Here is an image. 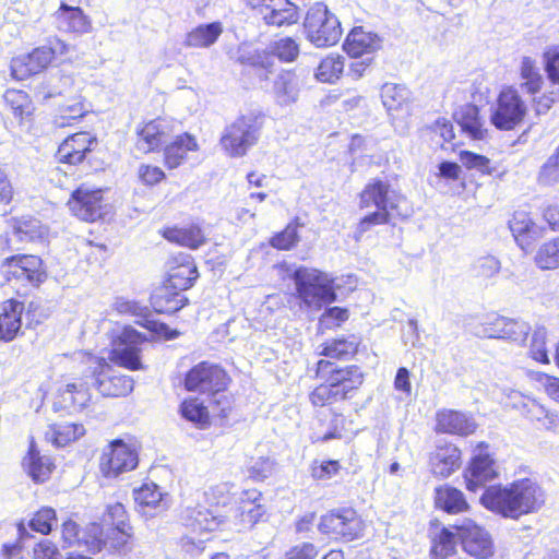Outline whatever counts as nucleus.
Wrapping results in <instances>:
<instances>
[{
  "label": "nucleus",
  "mask_w": 559,
  "mask_h": 559,
  "mask_svg": "<svg viewBox=\"0 0 559 559\" xmlns=\"http://www.w3.org/2000/svg\"><path fill=\"white\" fill-rule=\"evenodd\" d=\"M319 530L334 538L353 540L361 531V522L352 509L331 512L321 518Z\"/></svg>",
  "instance_id": "17"
},
{
  "label": "nucleus",
  "mask_w": 559,
  "mask_h": 559,
  "mask_svg": "<svg viewBox=\"0 0 559 559\" xmlns=\"http://www.w3.org/2000/svg\"><path fill=\"white\" fill-rule=\"evenodd\" d=\"M47 228L39 219L34 217H22L15 222L11 233L0 236V250H20V242H34L41 240L47 235Z\"/></svg>",
  "instance_id": "18"
},
{
  "label": "nucleus",
  "mask_w": 559,
  "mask_h": 559,
  "mask_svg": "<svg viewBox=\"0 0 559 559\" xmlns=\"http://www.w3.org/2000/svg\"><path fill=\"white\" fill-rule=\"evenodd\" d=\"M144 337L131 326H123L112 337L108 358L127 369L140 370L143 368L140 358V345Z\"/></svg>",
  "instance_id": "10"
},
{
  "label": "nucleus",
  "mask_w": 559,
  "mask_h": 559,
  "mask_svg": "<svg viewBox=\"0 0 559 559\" xmlns=\"http://www.w3.org/2000/svg\"><path fill=\"white\" fill-rule=\"evenodd\" d=\"M298 241V224L290 223L270 239V245L277 250H290Z\"/></svg>",
  "instance_id": "52"
},
{
  "label": "nucleus",
  "mask_w": 559,
  "mask_h": 559,
  "mask_svg": "<svg viewBox=\"0 0 559 559\" xmlns=\"http://www.w3.org/2000/svg\"><path fill=\"white\" fill-rule=\"evenodd\" d=\"M228 377L225 370L216 364L201 361L186 374L185 388L189 392L210 394L226 390Z\"/></svg>",
  "instance_id": "11"
},
{
  "label": "nucleus",
  "mask_w": 559,
  "mask_h": 559,
  "mask_svg": "<svg viewBox=\"0 0 559 559\" xmlns=\"http://www.w3.org/2000/svg\"><path fill=\"white\" fill-rule=\"evenodd\" d=\"M86 112V109L81 103H74L72 105L62 107L60 115L55 118V124L59 128L70 126L72 121L82 118Z\"/></svg>",
  "instance_id": "59"
},
{
  "label": "nucleus",
  "mask_w": 559,
  "mask_h": 559,
  "mask_svg": "<svg viewBox=\"0 0 559 559\" xmlns=\"http://www.w3.org/2000/svg\"><path fill=\"white\" fill-rule=\"evenodd\" d=\"M181 415L185 419L195 424L199 428H203L209 423V413L205 406L195 400L182 402L180 406Z\"/></svg>",
  "instance_id": "49"
},
{
  "label": "nucleus",
  "mask_w": 559,
  "mask_h": 559,
  "mask_svg": "<svg viewBox=\"0 0 559 559\" xmlns=\"http://www.w3.org/2000/svg\"><path fill=\"white\" fill-rule=\"evenodd\" d=\"M460 464L461 451L453 444L438 448L430 456L431 472L439 477H449Z\"/></svg>",
  "instance_id": "32"
},
{
  "label": "nucleus",
  "mask_w": 559,
  "mask_h": 559,
  "mask_svg": "<svg viewBox=\"0 0 559 559\" xmlns=\"http://www.w3.org/2000/svg\"><path fill=\"white\" fill-rule=\"evenodd\" d=\"M68 46L59 38H50L32 52L13 58L11 72L16 80H25L44 71L57 56L66 53Z\"/></svg>",
  "instance_id": "8"
},
{
  "label": "nucleus",
  "mask_w": 559,
  "mask_h": 559,
  "mask_svg": "<svg viewBox=\"0 0 559 559\" xmlns=\"http://www.w3.org/2000/svg\"><path fill=\"white\" fill-rule=\"evenodd\" d=\"M359 343V338L354 335L348 338H335L323 346L321 355L329 358L347 360L357 353Z\"/></svg>",
  "instance_id": "40"
},
{
  "label": "nucleus",
  "mask_w": 559,
  "mask_h": 559,
  "mask_svg": "<svg viewBox=\"0 0 559 559\" xmlns=\"http://www.w3.org/2000/svg\"><path fill=\"white\" fill-rule=\"evenodd\" d=\"M508 318L497 314H490L484 322L483 335L488 338H502L504 337V330Z\"/></svg>",
  "instance_id": "60"
},
{
  "label": "nucleus",
  "mask_w": 559,
  "mask_h": 559,
  "mask_svg": "<svg viewBox=\"0 0 559 559\" xmlns=\"http://www.w3.org/2000/svg\"><path fill=\"white\" fill-rule=\"evenodd\" d=\"M85 429L81 424L64 423L51 427L46 432V438L56 447H66L72 441L84 436Z\"/></svg>",
  "instance_id": "41"
},
{
  "label": "nucleus",
  "mask_w": 559,
  "mask_h": 559,
  "mask_svg": "<svg viewBox=\"0 0 559 559\" xmlns=\"http://www.w3.org/2000/svg\"><path fill=\"white\" fill-rule=\"evenodd\" d=\"M68 206L80 219L95 222L103 216V192L81 186L72 192Z\"/></svg>",
  "instance_id": "19"
},
{
  "label": "nucleus",
  "mask_w": 559,
  "mask_h": 559,
  "mask_svg": "<svg viewBox=\"0 0 559 559\" xmlns=\"http://www.w3.org/2000/svg\"><path fill=\"white\" fill-rule=\"evenodd\" d=\"M274 461L269 456L251 457L246 466L250 479L261 481L273 474Z\"/></svg>",
  "instance_id": "48"
},
{
  "label": "nucleus",
  "mask_w": 559,
  "mask_h": 559,
  "mask_svg": "<svg viewBox=\"0 0 559 559\" xmlns=\"http://www.w3.org/2000/svg\"><path fill=\"white\" fill-rule=\"evenodd\" d=\"M545 72L554 84H559V45L549 47L543 55Z\"/></svg>",
  "instance_id": "56"
},
{
  "label": "nucleus",
  "mask_w": 559,
  "mask_h": 559,
  "mask_svg": "<svg viewBox=\"0 0 559 559\" xmlns=\"http://www.w3.org/2000/svg\"><path fill=\"white\" fill-rule=\"evenodd\" d=\"M86 366L80 379L61 384L53 399L55 411L76 412L88 406L92 400L91 388H96L103 396H126L133 391L131 377L116 374L105 357L87 354Z\"/></svg>",
  "instance_id": "1"
},
{
  "label": "nucleus",
  "mask_w": 559,
  "mask_h": 559,
  "mask_svg": "<svg viewBox=\"0 0 559 559\" xmlns=\"http://www.w3.org/2000/svg\"><path fill=\"white\" fill-rule=\"evenodd\" d=\"M340 467L338 461L334 460L323 461L319 464L314 462L311 466V476L318 480L330 479L337 474Z\"/></svg>",
  "instance_id": "62"
},
{
  "label": "nucleus",
  "mask_w": 559,
  "mask_h": 559,
  "mask_svg": "<svg viewBox=\"0 0 559 559\" xmlns=\"http://www.w3.org/2000/svg\"><path fill=\"white\" fill-rule=\"evenodd\" d=\"M411 93L405 85L385 83L381 87V98L388 111L400 110L407 104Z\"/></svg>",
  "instance_id": "42"
},
{
  "label": "nucleus",
  "mask_w": 559,
  "mask_h": 559,
  "mask_svg": "<svg viewBox=\"0 0 559 559\" xmlns=\"http://www.w3.org/2000/svg\"><path fill=\"white\" fill-rule=\"evenodd\" d=\"M163 236L170 242H175L193 250L200 248L206 241L204 233L198 225L169 227L163 231Z\"/></svg>",
  "instance_id": "36"
},
{
  "label": "nucleus",
  "mask_w": 559,
  "mask_h": 559,
  "mask_svg": "<svg viewBox=\"0 0 559 559\" xmlns=\"http://www.w3.org/2000/svg\"><path fill=\"white\" fill-rule=\"evenodd\" d=\"M97 141L87 132H79L68 136L57 151V158L61 163L78 165L82 163Z\"/></svg>",
  "instance_id": "22"
},
{
  "label": "nucleus",
  "mask_w": 559,
  "mask_h": 559,
  "mask_svg": "<svg viewBox=\"0 0 559 559\" xmlns=\"http://www.w3.org/2000/svg\"><path fill=\"white\" fill-rule=\"evenodd\" d=\"M296 292L302 305L320 310L336 299L334 278L317 269L300 266L293 273Z\"/></svg>",
  "instance_id": "5"
},
{
  "label": "nucleus",
  "mask_w": 559,
  "mask_h": 559,
  "mask_svg": "<svg viewBox=\"0 0 559 559\" xmlns=\"http://www.w3.org/2000/svg\"><path fill=\"white\" fill-rule=\"evenodd\" d=\"M197 150L198 143L192 135L188 133L180 134L173 142L166 144L164 153L165 164L170 169L177 168L181 165L188 152Z\"/></svg>",
  "instance_id": "35"
},
{
  "label": "nucleus",
  "mask_w": 559,
  "mask_h": 559,
  "mask_svg": "<svg viewBox=\"0 0 559 559\" xmlns=\"http://www.w3.org/2000/svg\"><path fill=\"white\" fill-rule=\"evenodd\" d=\"M456 531H450L449 528H443L438 537L433 542V546L431 548V556L433 559H447L452 556L455 551L456 546Z\"/></svg>",
  "instance_id": "46"
},
{
  "label": "nucleus",
  "mask_w": 559,
  "mask_h": 559,
  "mask_svg": "<svg viewBox=\"0 0 559 559\" xmlns=\"http://www.w3.org/2000/svg\"><path fill=\"white\" fill-rule=\"evenodd\" d=\"M302 25L306 38L317 48L334 46L342 36L341 22L322 2L308 9Z\"/></svg>",
  "instance_id": "7"
},
{
  "label": "nucleus",
  "mask_w": 559,
  "mask_h": 559,
  "mask_svg": "<svg viewBox=\"0 0 559 559\" xmlns=\"http://www.w3.org/2000/svg\"><path fill=\"white\" fill-rule=\"evenodd\" d=\"M188 302L182 292L165 284L155 289L151 297V305L156 312L174 313Z\"/></svg>",
  "instance_id": "33"
},
{
  "label": "nucleus",
  "mask_w": 559,
  "mask_h": 559,
  "mask_svg": "<svg viewBox=\"0 0 559 559\" xmlns=\"http://www.w3.org/2000/svg\"><path fill=\"white\" fill-rule=\"evenodd\" d=\"M114 309L120 314L133 317H144L147 308L135 300H129L123 297H117L112 304Z\"/></svg>",
  "instance_id": "61"
},
{
  "label": "nucleus",
  "mask_w": 559,
  "mask_h": 559,
  "mask_svg": "<svg viewBox=\"0 0 559 559\" xmlns=\"http://www.w3.org/2000/svg\"><path fill=\"white\" fill-rule=\"evenodd\" d=\"M317 374L326 379L309 394V400L316 407L352 399L364 382L359 367L353 365L334 368L333 362L324 359L318 361Z\"/></svg>",
  "instance_id": "3"
},
{
  "label": "nucleus",
  "mask_w": 559,
  "mask_h": 559,
  "mask_svg": "<svg viewBox=\"0 0 559 559\" xmlns=\"http://www.w3.org/2000/svg\"><path fill=\"white\" fill-rule=\"evenodd\" d=\"M498 465L489 451V445L479 442L473 452L471 463L464 474L466 488L477 491L485 483L498 477Z\"/></svg>",
  "instance_id": "14"
},
{
  "label": "nucleus",
  "mask_w": 559,
  "mask_h": 559,
  "mask_svg": "<svg viewBox=\"0 0 559 559\" xmlns=\"http://www.w3.org/2000/svg\"><path fill=\"white\" fill-rule=\"evenodd\" d=\"M454 119L461 127L462 131L475 140L484 138L485 130L483 121L479 117L478 107L473 104L461 106L454 114Z\"/></svg>",
  "instance_id": "37"
},
{
  "label": "nucleus",
  "mask_w": 559,
  "mask_h": 559,
  "mask_svg": "<svg viewBox=\"0 0 559 559\" xmlns=\"http://www.w3.org/2000/svg\"><path fill=\"white\" fill-rule=\"evenodd\" d=\"M57 28L64 33L83 34L91 29V21L81 8L61 3L53 15Z\"/></svg>",
  "instance_id": "27"
},
{
  "label": "nucleus",
  "mask_w": 559,
  "mask_h": 559,
  "mask_svg": "<svg viewBox=\"0 0 559 559\" xmlns=\"http://www.w3.org/2000/svg\"><path fill=\"white\" fill-rule=\"evenodd\" d=\"M480 502L486 509L503 518L518 520L539 510L545 503V493L534 480L524 478L508 486L487 487Z\"/></svg>",
  "instance_id": "2"
},
{
  "label": "nucleus",
  "mask_w": 559,
  "mask_h": 559,
  "mask_svg": "<svg viewBox=\"0 0 559 559\" xmlns=\"http://www.w3.org/2000/svg\"><path fill=\"white\" fill-rule=\"evenodd\" d=\"M436 421V430L449 435L468 436L474 433L477 428L472 416L453 409L439 411Z\"/></svg>",
  "instance_id": "24"
},
{
  "label": "nucleus",
  "mask_w": 559,
  "mask_h": 559,
  "mask_svg": "<svg viewBox=\"0 0 559 559\" xmlns=\"http://www.w3.org/2000/svg\"><path fill=\"white\" fill-rule=\"evenodd\" d=\"M185 525L193 532H212L217 528H227V515L218 507L207 509L204 507L187 508L182 513Z\"/></svg>",
  "instance_id": "20"
},
{
  "label": "nucleus",
  "mask_w": 559,
  "mask_h": 559,
  "mask_svg": "<svg viewBox=\"0 0 559 559\" xmlns=\"http://www.w3.org/2000/svg\"><path fill=\"white\" fill-rule=\"evenodd\" d=\"M3 97L13 116L20 121H23L24 118L32 114V100L25 92L8 90Z\"/></svg>",
  "instance_id": "43"
},
{
  "label": "nucleus",
  "mask_w": 559,
  "mask_h": 559,
  "mask_svg": "<svg viewBox=\"0 0 559 559\" xmlns=\"http://www.w3.org/2000/svg\"><path fill=\"white\" fill-rule=\"evenodd\" d=\"M501 269L500 261L493 255L478 258L474 263V273L477 277L491 278L496 276Z\"/></svg>",
  "instance_id": "54"
},
{
  "label": "nucleus",
  "mask_w": 559,
  "mask_h": 559,
  "mask_svg": "<svg viewBox=\"0 0 559 559\" xmlns=\"http://www.w3.org/2000/svg\"><path fill=\"white\" fill-rule=\"evenodd\" d=\"M198 276L199 273L197 266L192 261L187 260L181 264L171 267L166 284L183 292L193 285Z\"/></svg>",
  "instance_id": "39"
},
{
  "label": "nucleus",
  "mask_w": 559,
  "mask_h": 559,
  "mask_svg": "<svg viewBox=\"0 0 559 559\" xmlns=\"http://www.w3.org/2000/svg\"><path fill=\"white\" fill-rule=\"evenodd\" d=\"M133 498L139 512L144 515L154 514L167 509V495H164L154 483H144L140 488L133 490Z\"/></svg>",
  "instance_id": "26"
},
{
  "label": "nucleus",
  "mask_w": 559,
  "mask_h": 559,
  "mask_svg": "<svg viewBox=\"0 0 559 559\" xmlns=\"http://www.w3.org/2000/svg\"><path fill=\"white\" fill-rule=\"evenodd\" d=\"M136 465L138 454L121 440L112 441L100 457V471L106 477H117Z\"/></svg>",
  "instance_id": "16"
},
{
  "label": "nucleus",
  "mask_w": 559,
  "mask_h": 559,
  "mask_svg": "<svg viewBox=\"0 0 559 559\" xmlns=\"http://www.w3.org/2000/svg\"><path fill=\"white\" fill-rule=\"evenodd\" d=\"M317 555L318 551L312 544L304 543L287 551L285 559H314Z\"/></svg>",
  "instance_id": "64"
},
{
  "label": "nucleus",
  "mask_w": 559,
  "mask_h": 559,
  "mask_svg": "<svg viewBox=\"0 0 559 559\" xmlns=\"http://www.w3.org/2000/svg\"><path fill=\"white\" fill-rule=\"evenodd\" d=\"M344 66V59L341 56H329L320 62L316 78L324 83H333L340 79Z\"/></svg>",
  "instance_id": "45"
},
{
  "label": "nucleus",
  "mask_w": 559,
  "mask_h": 559,
  "mask_svg": "<svg viewBox=\"0 0 559 559\" xmlns=\"http://www.w3.org/2000/svg\"><path fill=\"white\" fill-rule=\"evenodd\" d=\"M530 331L531 326L525 321L508 318L503 340L522 344L527 338Z\"/></svg>",
  "instance_id": "55"
},
{
  "label": "nucleus",
  "mask_w": 559,
  "mask_h": 559,
  "mask_svg": "<svg viewBox=\"0 0 559 559\" xmlns=\"http://www.w3.org/2000/svg\"><path fill=\"white\" fill-rule=\"evenodd\" d=\"M461 163L468 169H475L481 174H491L490 160L486 156L469 152L462 151L460 154Z\"/></svg>",
  "instance_id": "57"
},
{
  "label": "nucleus",
  "mask_w": 559,
  "mask_h": 559,
  "mask_svg": "<svg viewBox=\"0 0 559 559\" xmlns=\"http://www.w3.org/2000/svg\"><path fill=\"white\" fill-rule=\"evenodd\" d=\"M520 73L523 80L522 86L526 88L530 94H535L542 88L543 76L539 73V69L536 67L535 60L531 57L522 58Z\"/></svg>",
  "instance_id": "44"
},
{
  "label": "nucleus",
  "mask_w": 559,
  "mask_h": 559,
  "mask_svg": "<svg viewBox=\"0 0 559 559\" xmlns=\"http://www.w3.org/2000/svg\"><path fill=\"white\" fill-rule=\"evenodd\" d=\"M547 332L545 328H536L533 331L530 344V356L542 364H549L548 350L546 348Z\"/></svg>",
  "instance_id": "51"
},
{
  "label": "nucleus",
  "mask_w": 559,
  "mask_h": 559,
  "mask_svg": "<svg viewBox=\"0 0 559 559\" xmlns=\"http://www.w3.org/2000/svg\"><path fill=\"white\" fill-rule=\"evenodd\" d=\"M407 201L404 197L390 190V185L382 180L368 183L360 193V206H374L377 210L358 225V233L364 234L371 226L389 223L392 217L407 216Z\"/></svg>",
  "instance_id": "4"
},
{
  "label": "nucleus",
  "mask_w": 559,
  "mask_h": 559,
  "mask_svg": "<svg viewBox=\"0 0 559 559\" xmlns=\"http://www.w3.org/2000/svg\"><path fill=\"white\" fill-rule=\"evenodd\" d=\"M509 228L519 247L525 252L543 236V228L524 210H518L513 213L509 221Z\"/></svg>",
  "instance_id": "21"
},
{
  "label": "nucleus",
  "mask_w": 559,
  "mask_h": 559,
  "mask_svg": "<svg viewBox=\"0 0 559 559\" xmlns=\"http://www.w3.org/2000/svg\"><path fill=\"white\" fill-rule=\"evenodd\" d=\"M138 176L140 181L146 186H154L165 178L162 168L151 165H141L138 169Z\"/></svg>",
  "instance_id": "63"
},
{
  "label": "nucleus",
  "mask_w": 559,
  "mask_h": 559,
  "mask_svg": "<svg viewBox=\"0 0 559 559\" xmlns=\"http://www.w3.org/2000/svg\"><path fill=\"white\" fill-rule=\"evenodd\" d=\"M22 465L28 477L36 484L48 480L55 468L52 459L49 455L40 454L33 441Z\"/></svg>",
  "instance_id": "28"
},
{
  "label": "nucleus",
  "mask_w": 559,
  "mask_h": 559,
  "mask_svg": "<svg viewBox=\"0 0 559 559\" xmlns=\"http://www.w3.org/2000/svg\"><path fill=\"white\" fill-rule=\"evenodd\" d=\"M300 92V80L293 71L280 72L272 86L274 99L280 106H289L297 102Z\"/></svg>",
  "instance_id": "30"
},
{
  "label": "nucleus",
  "mask_w": 559,
  "mask_h": 559,
  "mask_svg": "<svg viewBox=\"0 0 559 559\" xmlns=\"http://www.w3.org/2000/svg\"><path fill=\"white\" fill-rule=\"evenodd\" d=\"M24 305L17 300L9 299L2 304L0 312V340L12 341L22 326Z\"/></svg>",
  "instance_id": "31"
},
{
  "label": "nucleus",
  "mask_w": 559,
  "mask_h": 559,
  "mask_svg": "<svg viewBox=\"0 0 559 559\" xmlns=\"http://www.w3.org/2000/svg\"><path fill=\"white\" fill-rule=\"evenodd\" d=\"M535 263L540 270H556L559 267V249L554 239L538 248Z\"/></svg>",
  "instance_id": "47"
},
{
  "label": "nucleus",
  "mask_w": 559,
  "mask_h": 559,
  "mask_svg": "<svg viewBox=\"0 0 559 559\" xmlns=\"http://www.w3.org/2000/svg\"><path fill=\"white\" fill-rule=\"evenodd\" d=\"M436 506L448 513H460L468 509V503L464 493L451 486H440L436 488Z\"/></svg>",
  "instance_id": "38"
},
{
  "label": "nucleus",
  "mask_w": 559,
  "mask_h": 559,
  "mask_svg": "<svg viewBox=\"0 0 559 559\" xmlns=\"http://www.w3.org/2000/svg\"><path fill=\"white\" fill-rule=\"evenodd\" d=\"M457 539L465 552L478 559H486L493 555V543L489 533L474 521L465 519L455 524Z\"/></svg>",
  "instance_id": "15"
},
{
  "label": "nucleus",
  "mask_w": 559,
  "mask_h": 559,
  "mask_svg": "<svg viewBox=\"0 0 559 559\" xmlns=\"http://www.w3.org/2000/svg\"><path fill=\"white\" fill-rule=\"evenodd\" d=\"M260 129L258 117L252 114L241 116L226 127L221 144L230 156H243L257 143Z\"/></svg>",
  "instance_id": "9"
},
{
  "label": "nucleus",
  "mask_w": 559,
  "mask_h": 559,
  "mask_svg": "<svg viewBox=\"0 0 559 559\" xmlns=\"http://www.w3.org/2000/svg\"><path fill=\"white\" fill-rule=\"evenodd\" d=\"M260 500V491L255 489L243 491L238 506L230 507L226 514L227 530L240 532L258 523L265 514V508Z\"/></svg>",
  "instance_id": "13"
},
{
  "label": "nucleus",
  "mask_w": 559,
  "mask_h": 559,
  "mask_svg": "<svg viewBox=\"0 0 559 559\" xmlns=\"http://www.w3.org/2000/svg\"><path fill=\"white\" fill-rule=\"evenodd\" d=\"M274 52L281 60L292 62L299 55V45L292 37H284L275 43Z\"/></svg>",
  "instance_id": "58"
},
{
  "label": "nucleus",
  "mask_w": 559,
  "mask_h": 559,
  "mask_svg": "<svg viewBox=\"0 0 559 559\" xmlns=\"http://www.w3.org/2000/svg\"><path fill=\"white\" fill-rule=\"evenodd\" d=\"M56 523V511L52 508L44 507L34 514L28 525L33 531L46 535L52 531Z\"/></svg>",
  "instance_id": "50"
},
{
  "label": "nucleus",
  "mask_w": 559,
  "mask_h": 559,
  "mask_svg": "<svg viewBox=\"0 0 559 559\" xmlns=\"http://www.w3.org/2000/svg\"><path fill=\"white\" fill-rule=\"evenodd\" d=\"M537 179L543 186H552L559 182V157L555 153L540 167Z\"/></svg>",
  "instance_id": "53"
},
{
  "label": "nucleus",
  "mask_w": 559,
  "mask_h": 559,
  "mask_svg": "<svg viewBox=\"0 0 559 559\" xmlns=\"http://www.w3.org/2000/svg\"><path fill=\"white\" fill-rule=\"evenodd\" d=\"M223 31V24L218 21L200 24L186 35L183 45L190 48H209L217 41Z\"/></svg>",
  "instance_id": "34"
},
{
  "label": "nucleus",
  "mask_w": 559,
  "mask_h": 559,
  "mask_svg": "<svg viewBox=\"0 0 559 559\" xmlns=\"http://www.w3.org/2000/svg\"><path fill=\"white\" fill-rule=\"evenodd\" d=\"M263 21L271 26L293 25L299 20L298 8L289 0H262Z\"/></svg>",
  "instance_id": "23"
},
{
  "label": "nucleus",
  "mask_w": 559,
  "mask_h": 559,
  "mask_svg": "<svg viewBox=\"0 0 559 559\" xmlns=\"http://www.w3.org/2000/svg\"><path fill=\"white\" fill-rule=\"evenodd\" d=\"M526 115V105L513 87L503 88L491 114L492 124L500 130H512Z\"/></svg>",
  "instance_id": "12"
},
{
  "label": "nucleus",
  "mask_w": 559,
  "mask_h": 559,
  "mask_svg": "<svg viewBox=\"0 0 559 559\" xmlns=\"http://www.w3.org/2000/svg\"><path fill=\"white\" fill-rule=\"evenodd\" d=\"M343 48L348 56L354 59L369 56L380 48V38L370 32H365L362 27H355L347 35Z\"/></svg>",
  "instance_id": "29"
},
{
  "label": "nucleus",
  "mask_w": 559,
  "mask_h": 559,
  "mask_svg": "<svg viewBox=\"0 0 559 559\" xmlns=\"http://www.w3.org/2000/svg\"><path fill=\"white\" fill-rule=\"evenodd\" d=\"M169 138V123L165 119H155L138 130L136 147L143 153H150L166 144Z\"/></svg>",
  "instance_id": "25"
},
{
  "label": "nucleus",
  "mask_w": 559,
  "mask_h": 559,
  "mask_svg": "<svg viewBox=\"0 0 559 559\" xmlns=\"http://www.w3.org/2000/svg\"><path fill=\"white\" fill-rule=\"evenodd\" d=\"M0 274L12 287L28 289L38 287L47 278L40 257L35 254H12L0 262Z\"/></svg>",
  "instance_id": "6"
}]
</instances>
